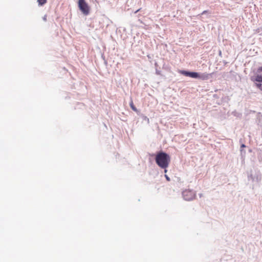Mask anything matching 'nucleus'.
I'll return each mask as SVG.
<instances>
[{
	"mask_svg": "<svg viewBox=\"0 0 262 262\" xmlns=\"http://www.w3.org/2000/svg\"><path fill=\"white\" fill-rule=\"evenodd\" d=\"M157 164L161 168L166 169L170 162V156L165 152H159L155 158Z\"/></svg>",
	"mask_w": 262,
	"mask_h": 262,
	"instance_id": "f257e3e1",
	"label": "nucleus"
},
{
	"mask_svg": "<svg viewBox=\"0 0 262 262\" xmlns=\"http://www.w3.org/2000/svg\"><path fill=\"white\" fill-rule=\"evenodd\" d=\"M179 73L185 76H188L193 78H199L202 80H208L212 75L211 73H204L200 74L197 72H188L184 70L180 71Z\"/></svg>",
	"mask_w": 262,
	"mask_h": 262,
	"instance_id": "f03ea898",
	"label": "nucleus"
},
{
	"mask_svg": "<svg viewBox=\"0 0 262 262\" xmlns=\"http://www.w3.org/2000/svg\"><path fill=\"white\" fill-rule=\"evenodd\" d=\"M78 5L80 10L83 14L87 15L89 14L90 7L85 0H79Z\"/></svg>",
	"mask_w": 262,
	"mask_h": 262,
	"instance_id": "7ed1b4c3",
	"label": "nucleus"
},
{
	"mask_svg": "<svg viewBox=\"0 0 262 262\" xmlns=\"http://www.w3.org/2000/svg\"><path fill=\"white\" fill-rule=\"evenodd\" d=\"M183 196L185 200L191 201L195 198V194L193 191L188 189L183 192Z\"/></svg>",
	"mask_w": 262,
	"mask_h": 262,
	"instance_id": "20e7f679",
	"label": "nucleus"
},
{
	"mask_svg": "<svg viewBox=\"0 0 262 262\" xmlns=\"http://www.w3.org/2000/svg\"><path fill=\"white\" fill-rule=\"evenodd\" d=\"M251 80L253 82H262V75L257 74L251 78Z\"/></svg>",
	"mask_w": 262,
	"mask_h": 262,
	"instance_id": "39448f33",
	"label": "nucleus"
},
{
	"mask_svg": "<svg viewBox=\"0 0 262 262\" xmlns=\"http://www.w3.org/2000/svg\"><path fill=\"white\" fill-rule=\"evenodd\" d=\"M129 105H130V107L132 108V109L134 111H135L136 112H138V110H137V108L135 107V106L134 105L133 101L132 100L130 102Z\"/></svg>",
	"mask_w": 262,
	"mask_h": 262,
	"instance_id": "423d86ee",
	"label": "nucleus"
},
{
	"mask_svg": "<svg viewBox=\"0 0 262 262\" xmlns=\"http://www.w3.org/2000/svg\"><path fill=\"white\" fill-rule=\"evenodd\" d=\"M39 5L42 6L47 3V0H37Z\"/></svg>",
	"mask_w": 262,
	"mask_h": 262,
	"instance_id": "0eeeda50",
	"label": "nucleus"
},
{
	"mask_svg": "<svg viewBox=\"0 0 262 262\" xmlns=\"http://www.w3.org/2000/svg\"><path fill=\"white\" fill-rule=\"evenodd\" d=\"M254 83H255V86L261 90V89H262V84L260 82H255Z\"/></svg>",
	"mask_w": 262,
	"mask_h": 262,
	"instance_id": "6e6552de",
	"label": "nucleus"
},
{
	"mask_svg": "<svg viewBox=\"0 0 262 262\" xmlns=\"http://www.w3.org/2000/svg\"><path fill=\"white\" fill-rule=\"evenodd\" d=\"M165 177L167 181H170V178L167 175H165Z\"/></svg>",
	"mask_w": 262,
	"mask_h": 262,
	"instance_id": "1a4fd4ad",
	"label": "nucleus"
},
{
	"mask_svg": "<svg viewBox=\"0 0 262 262\" xmlns=\"http://www.w3.org/2000/svg\"><path fill=\"white\" fill-rule=\"evenodd\" d=\"M259 71H261L262 72V67H260L258 70Z\"/></svg>",
	"mask_w": 262,
	"mask_h": 262,
	"instance_id": "9d476101",
	"label": "nucleus"
},
{
	"mask_svg": "<svg viewBox=\"0 0 262 262\" xmlns=\"http://www.w3.org/2000/svg\"><path fill=\"white\" fill-rule=\"evenodd\" d=\"M165 169V170H164V172H165V173H166V172H167V170L166 168V169Z\"/></svg>",
	"mask_w": 262,
	"mask_h": 262,
	"instance_id": "9b49d317",
	"label": "nucleus"
},
{
	"mask_svg": "<svg viewBox=\"0 0 262 262\" xmlns=\"http://www.w3.org/2000/svg\"><path fill=\"white\" fill-rule=\"evenodd\" d=\"M242 147H245V145L244 144H242Z\"/></svg>",
	"mask_w": 262,
	"mask_h": 262,
	"instance_id": "f8f14e48",
	"label": "nucleus"
},
{
	"mask_svg": "<svg viewBox=\"0 0 262 262\" xmlns=\"http://www.w3.org/2000/svg\"><path fill=\"white\" fill-rule=\"evenodd\" d=\"M139 11V10H138L136 11V13H137V12H138Z\"/></svg>",
	"mask_w": 262,
	"mask_h": 262,
	"instance_id": "ddd939ff",
	"label": "nucleus"
},
{
	"mask_svg": "<svg viewBox=\"0 0 262 262\" xmlns=\"http://www.w3.org/2000/svg\"><path fill=\"white\" fill-rule=\"evenodd\" d=\"M44 20H46V18L45 17H44Z\"/></svg>",
	"mask_w": 262,
	"mask_h": 262,
	"instance_id": "4468645a",
	"label": "nucleus"
}]
</instances>
